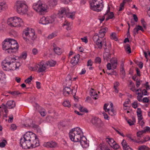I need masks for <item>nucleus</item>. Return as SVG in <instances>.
<instances>
[{
  "instance_id": "nucleus-1",
  "label": "nucleus",
  "mask_w": 150,
  "mask_h": 150,
  "mask_svg": "<svg viewBox=\"0 0 150 150\" xmlns=\"http://www.w3.org/2000/svg\"><path fill=\"white\" fill-rule=\"evenodd\" d=\"M16 58L12 56L7 57L2 62V66L3 69L6 71L14 70L18 69L20 63L16 62Z\"/></svg>"
},
{
  "instance_id": "nucleus-2",
  "label": "nucleus",
  "mask_w": 150,
  "mask_h": 150,
  "mask_svg": "<svg viewBox=\"0 0 150 150\" xmlns=\"http://www.w3.org/2000/svg\"><path fill=\"white\" fill-rule=\"evenodd\" d=\"M2 48L4 50L7 51L8 53L16 52L18 47L17 42L13 39H6L3 42Z\"/></svg>"
},
{
  "instance_id": "nucleus-3",
  "label": "nucleus",
  "mask_w": 150,
  "mask_h": 150,
  "mask_svg": "<svg viewBox=\"0 0 150 150\" xmlns=\"http://www.w3.org/2000/svg\"><path fill=\"white\" fill-rule=\"evenodd\" d=\"M22 36L23 39L27 43H32L37 38L34 30L29 28L23 30Z\"/></svg>"
},
{
  "instance_id": "nucleus-4",
  "label": "nucleus",
  "mask_w": 150,
  "mask_h": 150,
  "mask_svg": "<svg viewBox=\"0 0 150 150\" xmlns=\"http://www.w3.org/2000/svg\"><path fill=\"white\" fill-rule=\"evenodd\" d=\"M83 133L79 127L72 129L69 133V137L70 139L75 142L79 141L81 136L83 135Z\"/></svg>"
},
{
  "instance_id": "nucleus-5",
  "label": "nucleus",
  "mask_w": 150,
  "mask_h": 150,
  "mask_svg": "<svg viewBox=\"0 0 150 150\" xmlns=\"http://www.w3.org/2000/svg\"><path fill=\"white\" fill-rule=\"evenodd\" d=\"M14 7L16 11L20 14H23L27 13L28 11V6L25 1H18L16 2Z\"/></svg>"
},
{
  "instance_id": "nucleus-6",
  "label": "nucleus",
  "mask_w": 150,
  "mask_h": 150,
  "mask_svg": "<svg viewBox=\"0 0 150 150\" xmlns=\"http://www.w3.org/2000/svg\"><path fill=\"white\" fill-rule=\"evenodd\" d=\"M7 23L10 27H19L23 24L22 20L16 16L9 18L7 20Z\"/></svg>"
},
{
  "instance_id": "nucleus-7",
  "label": "nucleus",
  "mask_w": 150,
  "mask_h": 150,
  "mask_svg": "<svg viewBox=\"0 0 150 150\" xmlns=\"http://www.w3.org/2000/svg\"><path fill=\"white\" fill-rule=\"evenodd\" d=\"M74 15L75 13L70 12L69 9L68 7L61 8L57 14V16L59 18H63L66 16L67 17L72 19H74Z\"/></svg>"
},
{
  "instance_id": "nucleus-8",
  "label": "nucleus",
  "mask_w": 150,
  "mask_h": 150,
  "mask_svg": "<svg viewBox=\"0 0 150 150\" xmlns=\"http://www.w3.org/2000/svg\"><path fill=\"white\" fill-rule=\"evenodd\" d=\"M90 5L92 10L98 12L101 11L104 7L102 0H91Z\"/></svg>"
},
{
  "instance_id": "nucleus-9",
  "label": "nucleus",
  "mask_w": 150,
  "mask_h": 150,
  "mask_svg": "<svg viewBox=\"0 0 150 150\" xmlns=\"http://www.w3.org/2000/svg\"><path fill=\"white\" fill-rule=\"evenodd\" d=\"M33 7L35 11L38 12L42 13L44 12H46L48 8V6L45 4L42 3L38 1L37 3H34Z\"/></svg>"
},
{
  "instance_id": "nucleus-10",
  "label": "nucleus",
  "mask_w": 150,
  "mask_h": 150,
  "mask_svg": "<svg viewBox=\"0 0 150 150\" xmlns=\"http://www.w3.org/2000/svg\"><path fill=\"white\" fill-rule=\"evenodd\" d=\"M31 141H21L20 144L22 148L24 149H31L39 146V144L36 142L35 143H32Z\"/></svg>"
},
{
  "instance_id": "nucleus-11",
  "label": "nucleus",
  "mask_w": 150,
  "mask_h": 150,
  "mask_svg": "<svg viewBox=\"0 0 150 150\" xmlns=\"http://www.w3.org/2000/svg\"><path fill=\"white\" fill-rule=\"evenodd\" d=\"M38 139L36 135L32 132H26L25 134L24 135L23 138H21V141L22 140L24 141H32L33 143H35L37 141V139Z\"/></svg>"
},
{
  "instance_id": "nucleus-12",
  "label": "nucleus",
  "mask_w": 150,
  "mask_h": 150,
  "mask_svg": "<svg viewBox=\"0 0 150 150\" xmlns=\"http://www.w3.org/2000/svg\"><path fill=\"white\" fill-rule=\"evenodd\" d=\"M92 123L97 128H100L103 127V124L100 119L98 118L94 117L91 120Z\"/></svg>"
},
{
  "instance_id": "nucleus-13",
  "label": "nucleus",
  "mask_w": 150,
  "mask_h": 150,
  "mask_svg": "<svg viewBox=\"0 0 150 150\" xmlns=\"http://www.w3.org/2000/svg\"><path fill=\"white\" fill-rule=\"evenodd\" d=\"M36 67L37 71L40 73L45 71L46 67L43 62H41L39 64L36 65Z\"/></svg>"
},
{
  "instance_id": "nucleus-14",
  "label": "nucleus",
  "mask_w": 150,
  "mask_h": 150,
  "mask_svg": "<svg viewBox=\"0 0 150 150\" xmlns=\"http://www.w3.org/2000/svg\"><path fill=\"white\" fill-rule=\"evenodd\" d=\"M102 38H100V39L95 42L96 45L98 46V48L100 49H102V45L104 44L105 47H107V45L105 39H104L103 42H102Z\"/></svg>"
},
{
  "instance_id": "nucleus-15",
  "label": "nucleus",
  "mask_w": 150,
  "mask_h": 150,
  "mask_svg": "<svg viewBox=\"0 0 150 150\" xmlns=\"http://www.w3.org/2000/svg\"><path fill=\"white\" fill-rule=\"evenodd\" d=\"M80 58V55L78 54L73 57L71 60V63L73 66H75L77 64L79 61Z\"/></svg>"
},
{
  "instance_id": "nucleus-16",
  "label": "nucleus",
  "mask_w": 150,
  "mask_h": 150,
  "mask_svg": "<svg viewBox=\"0 0 150 150\" xmlns=\"http://www.w3.org/2000/svg\"><path fill=\"white\" fill-rule=\"evenodd\" d=\"M36 109L38 111L41 115L44 117L46 115V112L45 110L38 105H37Z\"/></svg>"
},
{
  "instance_id": "nucleus-17",
  "label": "nucleus",
  "mask_w": 150,
  "mask_h": 150,
  "mask_svg": "<svg viewBox=\"0 0 150 150\" xmlns=\"http://www.w3.org/2000/svg\"><path fill=\"white\" fill-rule=\"evenodd\" d=\"M72 91L73 90L68 87H65L63 90V94L66 96H68L71 92L72 93Z\"/></svg>"
},
{
  "instance_id": "nucleus-18",
  "label": "nucleus",
  "mask_w": 150,
  "mask_h": 150,
  "mask_svg": "<svg viewBox=\"0 0 150 150\" xmlns=\"http://www.w3.org/2000/svg\"><path fill=\"white\" fill-rule=\"evenodd\" d=\"M7 108L9 109H11L15 106V103L13 100H10L8 101L6 103Z\"/></svg>"
},
{
  "instance_id": "nucleus-19",
  "label": "nucleus",
  "mask_w": 150,
  "mask_h": 150,
  "mask_svg": "<svg viewBox=\"0 0 150 150\" xmlns=\"http://www.w3.org/2000/svg\"><path fill=\"white\" fill-rule=\"evenodd\" d=\"M108 28H102L99 31V35L100 38H102L105 35V33L107 31Z\"/></svg>"
},
{
  "instance_id": "nucleus-20",
  "label": "nucleus",
  "mask_w": 150,
  "mask_h": 150,
  "mask_svg": "<svg viewBox=\"0 0 150 150\" xmlns=\"http://www.w3.org/2000/svg\"><path fill=\"white\" fill-rule=\"evenodd\" d=\"M40 23L43 25H46L49 23V21L48 20L47 17H42L40 19Z\"/></svg>"
},
{
  "instance_id": "nucleus-21",
  "label": "nucleus",
  "mask_w": 150,
  "mask_h": 150,
  "mask_svg": "<svg viewBox=\"0 0 150 150\" xmlns=\"http://www.w3.org/2000/svg\"><path fill=\"white\" fill-rule=\"evenodd\" d=\"M53 46L54 47V50L55 53L59 55L61 54L62 53L61 49L58 47L56 46L54 44H53Z\"/></svg>"
},
{
  "instance_id": "nucleus-22",
  "label": "nucleus",
  "mask_w": 150,
  "mask_h": 150,
  "mask_svg": "<svg viewBox=\"0 0 150 150\" xmlns=\"http://www.w3.org/2000/svg\"><path fill=\"white\" fill-rule=\"evenodd\" d=\"M7 8V6L5 3H0V12L6 10Z\"/></svg>"
},
{
  "instance_id": "nucleus-23",
  "label": "nucleus",
  "mask_w": 150,
  "mask_h": 150,
  "mask_svg": "<svg viewBox=\"0 0 150 150\" xmlns=\"http://www.w3.org/2000/svg\"><path fill=\"white\" fill-rule=\"evenodd\" d=\"M106 18L105 19L106 21H108L109 19H112L114 16V15L112 12H110V11L106 16Z\"/></svg>"
},
{
  "instance_id": "nucleus-24",
  "label": "nucleus",
  "mask_w": 150,
  "mask_h": 150,
  "mask_svg": "<svg viewBox=\"0 0 150 150\" xmlns=\"http://www.w3.org/2000/svg\"><path fill=\"white\" fill-rule=\"evenodd\" d=\"M48 4L50 6L53 7L57 5V2L55 0H50L48 1Z\"/></svg>"
},
{
  "instance_id": "nucleus-25",
  "label": "nucleus",
  "mask_w": 150,
  "mask_h": 150,
  "mask_svg": "<svg viewBox=\"0 0 150 150\" xmlns=\"http://www.w3.org/2000/svg\"><path fill=\"white\" fill-rule=\"evenodd\" d=\"M99 147L100 150H110L107 146L104 144H100L99 146Z\"/></svg>"
},
{
  "instance_id": "nucleus-26",
  "label": "nucleus",
  "mask_w": 150,
  "mask_h": 150,
  "mask_svg": "<svg viewBox=\"0 0 150 150\" xmlns=\"http://www.w3.org/2000/svg\"><path fill=\"white\" fill-rule=\"evenodd\" d=\"M121 144L125 150H127L130 148L129 146L127 145L126 141L124 139L122 140Z\"/></svg>"
},
{
  "instance_id": "nucleus-27",
  "label": "nucleus",
  "mask_w": 150,
  "mask_h": 150,
  "mask_svg": "<svg viewBox=\"0 0 150 150\" xmlns=\"http://www.w3.org/2000/svg\"><path fill=\"white\" fill-rule=\"evenodd\" d=\"M121 144L125 150H127L130 148L129 146L127 145L126 141L124 139L122 140Z\"/></svg>"
},
{
  "instance_id": "nucleus-28",
  "label": "nucleus",
  "mask_w": 150,
  "mask_h": 150,
  "mask_svg": "<svg viewBox=\"0 0 150 150\" xmlns=\"http://www.w3.org/2000/svg\"><path fill=\"white\" fill-rule=\"evenodd\" d=\"M56 64V62L53 60H51L46 63L47 65H49L50 67H54Z\"/></svg>"
},
{
  "instance_id": "nucleus-29",
  "label": "nucleus",
  "mask_w": 150,
  "mask_h": 150,
  "mask_svg": "<svg viewBox=\"0 0 150 150\" xmlns=\"http://www.w3.org/2000/svg\"><path fill=\"white\" fill-rule=\"evenodd\" d=\"M137 112L138 116V119L139 118L140 119L143 118L142 115V111L140 108H138L137 109Z\"/></svg>"
},
{
  "instance_id": "nucleus-30",
  "label": "nucleus",
  "mask_w": 150,
  "mask_h": 150,
  "mask_svg": "<svg viewBox=\"0 0 150 150\" xmlns=\"http://www.w3.org/2000/svg\"><path fill=\"white\" fill-rule=\"evenodd\" d=\"M80 144L82 146L83 148H86L89 146L88 144V143L87 139L85 141H81Z\"/></svg>"
},
{
  "instance_id": "nucleus-31",
  "label": "nucleus",
  "mask_w": 150,
  "mask_h": 150,
  "mask_svg": "<svg viewBox=\"0 0 150 150\" xmlns=\"http://www.w3.org/2000/svg\"><path fill=\"white\" fill-rule=\"evenodd\" d=\"M106 140L108 142V144L111 146H112V145H111V144L112 145L115 142V141L112 138H106Z\"/></svg>"
},
{
  "instance_id": "nucleus-32",
  "label": "nucleus",
  "mask_w": 150,
  "mask_h": 150,
  "mask_svg": "<svg viewBox=\"0 0 150 150\" xmlns=\"http://www.w3.org/2000/svg\"><path fill=\"white\" fill-rule=\"evenodd\" d=\"M50 146L51 148H54L57 147V143L54 141H50Z\"/></svg>"
},
{
  "instance_id": "nucleus-33",
  "label": "nucleus",
  "mask_w": 150,
  "mask_h": 150,
  "mask_svg": "<svg viewBox=\"0 0 150 150\" xmlns=\"http://www.w3.org/2000/svg\"><path fill=\"white\" fill-rule=\"evenodd\" d=\"M63 26H67L66 29L67 30H71V25L70 23H68L67 21H65L64 23L63 24Z\"/></svg>"
},
{
  "instance_id": "nucleus-34",
  "label": "nucleus",
  "mask_w": 150,
  "mask_h": 150,
  "mask_svg": "<svg viewBox=\"0 0 150 150\" xmlns=\"http://www.w3.org/2000/svg\"><path fill=\"white\" fill-rule=\"evenodd\" d=\"M111 45L109 46L108 47V48L106 47H106L104 48V50H105V52H106V53H107L109 55V56L108 57V58H109L110 57V55L111 54H110L109 53L110 50L111 49Z\"/></svg>"
},
{
  "instance_id": "nucleus-35",
  "label": "nucleus",
  "mask_w": 150,
  "mask_h": 150,
  "mask_svg": "<svg viewBox=\"0 0 150 150\" xmlns=\"http://www.w3.org/2000/svg\"><path fill=\"white\" fill-rule=\"evenodd\" d=\"M138 149L139 150H149L148 147L144 145L139 146Z\"/></svg>"
},
{
  "instance_id": "nucleus-36",
  "label": "nucleus",
  "mask_w": 150,
  "mask_h": 150,
  "mask_svg": "<svg viewBox=\"0 0 150 150\" xmlns=\"http://www.w3.org/2000/svg\"><path fill=\"white\" fill-rule=\"evenodd\" d=\"M63 105L68 108H70L71 106V105L69 100L64 101L63 104Z\"/></svg>"
},
{
  "instance_id": "nucleus-37",
  "label": "nucleus",
  "mask_w": 150,
  "mask_h": 150,
  "mask_svg": "<svg viewBox=\"0 0 150 150\" xmlns=\"http://www.w3.org/2000/svg\"><path fill=\"white\" fill-rule=\"evenodd\" d=\"M47 17L48 20L49 21V23H52L54 21L55 18L54 16Z\"/></svg>"
},
{
  "instance_id": "nucleus-38",
  "label": "nucleus",
  "mask_w": 150,
  "mask_h": 150,
  "mask_svg": "<svg viewBox=\"0 0 150 150\" xmlns=\"http://www.w3.org/2000/svg\"><path fill=\"white\" fill-rule=\"evenodd\" d=\"M110 11V7L108 6V10L107 11V12L102 16L101 18H100V20L101 22L103 21L105 19L106 16L107 15V14Z\"/></svg>"
},
{
  "instance_id": "nucleus-39",
  "label": "nucleus",
  "mask_w": 150,
  "mask_h": 150,
  "mask_svg": "<svg viewBox=\"0 0 150 150\" xmlns=\"http://www.w3.org/2000/svg\"><path fill=\"white\" fill-rule=\"evenodd\" d=\"M138 96L137 97V99L139 102H141L142 101V98L143 96V95L140 93H137Z\"/></svg>"
},
{
  "instance_id": "nucleus-40",
  "label": "nucleus",
  "mask_w": 150,
  "mask_h": 150,
  "mask_svg": "<svg viewBox=\"0 0 150 150\" xmlns=\"http://www.w3.org/2000/svg\"><path fill=\"white\" fill-rule=\"evenodd\" d=\"M100 36H99L98 35H95L93 37V40L95 42H96L98 40H99L100 38Z\"/></svg>"
},
{
  "instance_id": "nucleus-41",
  "label": "nucleus",
  "mask_w": 150,
  "mask_h": 150,
  "mask_svg": "<svg viewBox=\"0 0 150 150\" xmlns=\"http://www.w3.org/2000/svg\"><path fill=\"white\" fill-rule=\"evenodd\" d=\"M143 118H142L140 119L139 118H138V123L141 126L142 128L144 127L145 124L144 121L142 120Z\"/></svg>"
},
{
  "instance_id": "nucleus-42",
  "label": "nucleus",
  "mask_w": 150,
  "mask_h": 150,
  "mask_svg": "<svg viewBox=\"0 0 150 150\" xmlns=\"http://www.w3.org/2000/svg\"><path fill=\"white\" fill-rule=\"evenodd\" d=\"M125 50L126 52H128V53H131V50L130 46L129 45L127 44L126 45V47L125 48Z\"/></svg>"
},
{
  "instance_id": "nucleus-43",
  "label": "nucleus",
  "mask_w": 150,
  "mask_h": 150,
  "mask_svg": "<svg viewBox=\"0 0 150 150\" xmlns=\"http://www.w3.org/2000/svg\"><path fill=\"white\" fill-rule=\"evenodd\" d=\"M120 74L121 75V77L122 79H123L125 76V73L124 69H120Z\"/></svg>"
},
{
  "instance_id": "nucleus-44",
  "label": "nucleus",
  "mask_w": 150,
  "mask_h": 150,
  "mask_svg": "<svg viewBox=\"0 0 150 150\" xmlns=\"http://www.w3.org/2000/svg\"><path fill=\"white\" fill-rule=\"evenodd\" d=\"M32 80V76H30L29 78H28L25 81V82L26 83H28V84H30V82Z\"/></svg>"
},
{
  "instance_id": "nucleus-45",
  "label": "nucleus",
  "mask_w": 150,
  "mask_h": 150,
  "mask_svg": "<svg viewBox=\"0 0 150 150\" xmlns=\"http://www.w3.org/2000/svg\"><path fill=\"white\" fill-rule=\"evenodd\" d=\"M50 142H44L43 144V146L48 148H51Z\"/></svg>"
},
{
  "instance_id": "nucleus-46",
  "label": "nucleus",
  "mask_w": 150,
  "mask_h": 150,
  "mask_svg": "<svg viewBox=\"0 0 150 150\" xmlns=\"http://www.w3.org/2000/svg\"><path fill=\"white\" fill-rule=\"evenodd\" d=\"M112 147L114 149L116 150L119 149L120 147L119 145L117 144L115 142L112 145Z\"/></svg>"
},
{
  "instance_id": "nucleus-47",
  "label": "nucleus",
  "mask_w": 150,
  "mask_h": 150,
  "mask_svg": "<svg viewBox=\"0 0 150 150\" xmlns=\"http://www.w3.org/2000/svg\"><path fill=\"white\" fill-rule=\"evenodd\" d=\"M111 38L112 39L115 40L116 41L117 40V38H116V34L115 33H112L110 35Z\"/></svg>"
},
{
  "instance_id": "nucleus-48",
  "label": "nucleus",
  "mask_w": 150,
  "mask_h": 150,
  "mask_svg": "<svg viewBox=\"0 0 150 150\" xmlns=\"http://www.w3.org/2000/svg\"><path fill=\"white\" fill-rule=\"evenodd\" d=\"M79 110L81 112H88V110L86 109V108H84L83 107H80L79 108Z\"/></svg>"
},
{
  "instance_id": "nucleus-49",
  "label": "nucleus",
  "mask_w": 150,
  "mask_h": 150,
  "mask_svg": "<svg viewBox=\"0 0 150 150\" xmlns=\"http://www.w3.org/2000/svg\"><path fill=\"white\" fill-rule=\"evenodd\" d=\"M125 4L123 1L121 3L120 5V8L119 10V11H121L122 10L124 9V6Z\"/></svg>"
},
{
  "instance_id": "nucleus-50",
  "label": "nucleus",
  "mask_w": 150,
  "mask_h": 150,
  "mask_svg": "<svg viewBox=\"0 0 150 150\" xmlns=\"http://www.w3.org/2000/svg\"><path fill=\"white\" fill-rule=\"evenodd\" d=\"M28 126L30 127H32L34 128H37L38 127V125H35L34 123H30V124H28Z\"/></svg>"
},
{
  "instance_id": "nucleus-51",
  "label": "nucleus",
  "mask_w": 150,
  "mask_h": 150,
  "mask_svg": "<svg viewBox=\"0 0 150 150\" xmlns=\"http://www.w3.org/2000/svg\"><path fill=\"white\" fill-rule=\"evenodd\" d=\"M28 126L30 127H32L34 128H37L38 127V125H35L34 123H30V124H28Z\"/></svg>"
},
{
  "instance_id": "nucleus-52",
  "label": "nucleus",
  "mask_w": 150,
  "mask_h": 150,
  "mask_svg": "<svg viewBox=\"0 0 150 150\" xmlns=\"http://www.w3.org/2000/svg\"><path fill=\"white\" fill-rule=\"evenodd\" d=\"M56 36L55 34L54 33H52L51 34H50L47 37L48 39H50Z\"/></svg>"
},
{
  "instance_id": "nucleus-53",
  "label": "nucleus",
  "mask_w": 150,
  "mask_h": 150,
  "mask_svg": "<svg viewBox=\"0 0 150 150\" xmlns=\"http://www.w3.org/2000/svg\"><path fill=\"white\" fill-rule=\"evenodd\" d=\"M98 95V94L97 93H93V92H91V96L92 97V98L95 100H96L97 99V98L96 97H94V96H95L96 97H97Z\"/></svg>"
},
{
  "instance_id": "nucleus-54",
  "label": "nucleus",
  "mask_w": 150,
  "mask_h": 150,
  "mask_svg": "<svg viewBox=\"0 0 150 150\" xmlns=\"http://www.w3.org/2000/svg\"><path fill=\"white\" fill-rule=\"evenodd\" d=\"M150 140V137L149 136H147L144 138V140L142 141V144L145 143L146 142Z\"/></svg>"
},
{
  "instance_id": "nucleus-55",
  "label": "nucleus",
  "mask_w": 150,
  "mask_h": 150,
  "mask_svg": "<svg viewBox=\"0 0 150 150\" xmlns=\"http://www.w3.org/2000/svg\"><path fill=\"white\" fill-rule=\"evenodd\" d=\"M143 130L139 131L137 133V136L138 137H140L143 133H144Z\"/></svg>"
},
{
  "instance_id": "nucleus-56",
  "label": "nucleus",
  "mask_w": 150,
  "mask_h": 150,
  "mask_svg": "<svg viewBox=\"0 0 150 150\" xmlns=\"http://www.w3.org/2000/svg\"><path fill=\"white\" fill-rule=\"evenodd\" d=\"M141 22L142 25L144 28H146V22H145L144 20L143 19H142L141 20Z\"/></svg>"
},
{
  "instance_id": "nucleus-57",
  "label": "nucleus",
  "mask_w": 150,
  "mask_h": 150,
  "mask_svg": "<svg viewBox=\"0 0 150 150\" xmlns=\"http://www.w3.org/2000/svg\"><path fill=\"white\" fill-rule=\"evenodd\" d=\"M5 142H6V140H4L2 142L0 143V147H4L6 145Z\"/></svg>"
},
{
  "instance_id": "nucleus-58",
  "label": "nucleus",
  "mask_w": 150,
  "mask_h": 150,
  "mask_svg": "<svg viewBox=\"0 0 150 150\" xmlns=\"http://www.w3.org/2000/svg\"><path fill=\"white\" fill-rule=\"evenodd\" d=\"M95 62L96 63H100L101 62V59L99 57H97L95 60Z\"/></svg>"
},
{
  "instance_id": "nucleus-59",
  "label": "nucleus",
  "mask_w": 150,
  "mask_h": 150,
  "mask_svg": "<svg viewBox=\"0 0 150 150\" xmlns=\"http://www.w3.org/2000/svg\"><path fill=\"white\" fill-rule=\"evenodd\" d=\"M144 133L148 132H150V128L149 127L147 126L144 128V130H143Z\"/></svg>"
},
{
  "instance_id": "nucleus-60",
  "label": "nucleus",
  "mask_w": 150,
  "mask_h": 150,
  "mask_svg": "<svg viewBox=\"0 0 150 150\" xmlns=\"http://www.w3.org/2000/svg\"><path fill=\"white\" fill-rule=\"evenodd\" d=\"M138 31L139 30L137 27L135 28H134L133 30V32L134 35H136L138 33Z\"/></svg>"
},
{
  "instance_id": "nucleus-61",
  "label": "nucleus",
  "mask_w": 150,
  "mask_h": 150,
  "mask_svg": "<svg viewBox=\"0 0 150 150\" xmlns=\"http://www.w3.org/2000/svg\"><path fill=\"white\" fill-rule=\"evenodd\" d=\"M17 128L16 125L14 124H12L11 125L10 129H11L13 130H16Z\"/></svg>"
},
{
  "instance_id": "nucleus-62",
  "label": "nucleus",
  "mask_w": 150,
  "mask_h": 150,
  "mask_svg": "<svg viewBox=\"0 0 150 150\" xmlns=\"http://www.w3.org/2000/svg\"><path fill=\"white\" fill-rule=\"evenodd\" d=\"M108 114L109 115H110L113 116L115 115V112H113L111 111H110V109H108Z\"/></svg>"
},
{
  "instance_id": "nucleus-63",
  "label": "nucleus",
  "mask_w": 150,
  "mask_h": 150,
  "mask_svg": "<svg viewBox=\"0 0 150 150\" xmlns=\"http://www.w3.org/2000/svg\"><path fill=\"white\" fill-rule=\"evenodd\" d=\"M142 101H143V103H147L149 102V100L148 98L146 97H145L143 98Z\"/></svg>"
},
{
  "instance_id": "nucleus-64",
  "label": "nucleus",
  "mask_w": 150,
  "mask_h": 150,
  "mask_svg": "<svg viewBox=\"0 0 150 150\" xmlns=\"http://www.w3.org/2000/svg\"><path fill=\"white\" fill-rule=\"evenodd\" d=\"M110 62L112 64H114V63H117V60L115 59H111L110 60Z\"/></svg>"
}]
</instances>
